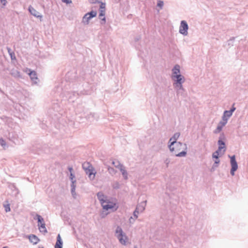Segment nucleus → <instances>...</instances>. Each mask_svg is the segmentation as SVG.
Listing matches in <instances>:
<instances>
[{
	"label": "nucleus",
	"instance_id": "nucleus-1",
	"mask_svg": "<svg viewBox=\"0 0 248 248\" xmlns=\"http://www.w3.org/2000/svg\"><path fill=\"white\" fill-rule=\"evenodd\" d=\"M82 168L86 174L88 175L89 179L91 180H93L96 172L93 166L89 162H84L82 164Z\"/></svg>",
	"mask_w": 248,
	"mask_h": 248
},
{
	"label": "nucleus",
	"instance_id": "nucleus-2",
	"mask_svg": "<svg viewBox=\"0 0 248 248\" xmlns=\"http://www.w3.org/2000/svg\"><path fill=\"white\" fill-rule=\"evenodd\" d=\"M115 232L117 234V238L118 239L120 243L123 245H126L128 238L126 234L123 232L121 227L118 226L117 227Z\"/></svg>",
	"mask_w": 248,
	"mask_h": 248
},
{
	"label": "nucleus",
	"instance_id": "nucleus-3",
	"mask_svg": "<svg viewBox=\"0 0 248 248\" xmlns=\"http://www.w3.org/2000/svg\"><path fill=\"white\" fill-rule=\"evenodd\" d=\"M180 135V133L177 132L174 134L173 136L170 138L169 142L168 147L170 150V151L172 153L174 151V147L173 145L174 144H177V145H181L182 142H177L176 140L178 139Z\"/></svg>",
	"mask_w": 248,
	"mask_h": 248
},
{
	"label": "nucleus",
	"instance_id": "nucleus-4",
	"mask_svg": "<svg viewBox=\"0 0 248 248\" xmlns=\"http://www.w3.org/2000/svg\"><path fill=\"white\" fill-rule=\"evenodd\" d=\"M34 219H37L38 221V226L41 232L45 233L47 232V230L46 228V224L44 222V218L39 215L36 214V217L34 218Z\"/></svg>",
	"mask_w": 248,
	"mask_h": 248
},
{
	"label": "nucleus",
	"instance_id": "nucleus-5",
	"mask_svg": "<svg viewBox=\"0 0 248 248\" xmlns=\"http://www.w3.org/2000/svg\"><path fill=\"white\" fill-rule=\"evenodd\" d=\"M96 15L97 12L93 10L86 13L82 18V22L84 25H88L89 24L90 20L92 18L95 17Z\"/></svg>",
	"mask_w": 248,
	"mask_h": 248
},
{
	"label": "nucleus",
	"instance_id": "nucleus-6",
	"mask_svg": "<svg viewBox=\"0 0 248 248\" xmlns=\"http://www.w3.org/2000/svg\"><path fill=\"white\" fill-rule=\"evenodd\" d=\"M102 206L103 209L108 211V210H111L112 211H116L118 207L116 206V204L106 200L105 202H102Z\"/></svg>",
	"mask_w": 248,
	"mask_h": 248
},
{
	"label": "nucleus",
	"instance_id": "nucleus-7",
	"mask_svg": "<svg viewBox=\"0 0 248 248\" xmlns=\"http://www.w3.org/2000/svg\"><path fill=\"white\" fill-rule=\"evenodd\" d=\"M228 156L230 158V164L231 166L230 173L232 176H233L234 175V172L238 169V164L236 161L235 155L232 156L229 155Z\"/></svg>",
	"mask_w": 248,
	"mask_h": 248
},
{
	"label": "nucleus",
	"instance_id": "nucleus-8",
	"mask_svg": "<svg viewBox=\"0 0 248 248\" xmlns=\"http://www.w3.org/2000/svg\"><path fill=\"white\" fill-rule=\"evenodd\" d=\"M188 29V26L187 22L185 20L181 21L180 26L179 27V32L184 35H187V30Z\"/></svg>",
	"mask_w": 248,
	"mask_h": 248
},
{
	"label": "nucleus",
	"instance_id": "nucleus-9",
	"mask_svg": "<svg viewBox=\"0 0 248 248\" xmlns=\"http://www.w3.org/2000/svg\"><path fill=\"white\" fill-rule=\"evenodd\" d=\"M172 78L174 80V84H183L185 81L184 77L181 74H179L178 75H172Z\"/></svg>",
	"mask_w": 248,
	"mask_h": 248
},
{
	"label": "nucleus",
	"instance_id": "nucleus-10",
	"mask_svg": "<svg viewBox=\"0 0 248 248\" xmlns=\"http://www.w3.org/2000/svg\"><path fill=\"white\" fill-rule=\"evenodd\" d=\"M30 14L33 16L35 17L40 18V19L42 18V16L40 14L39 12L37 11L34 8H33L31 6H30L28 8ZM41 20V19H40Z\"/></svg>",
	"mask_w": 248,
	"mask_h": 248
},
{
	"label": "nucleus",
	"instance_id": "nucleus-11",
	"mask_svg": "<svg viewBox=\"0 0 248 248\" xmlns=\"http://www.w3.org/2000/svg\"><path fill=\"white\" fill-rule=\"evenodd\" d=\"M105 11L104 10H99V18L101 19L100 24L104 25L106 23Z\"/></svg>",
	"mask_w": 248,
	"mask_h": 248
},
{
	"label": "nucleus",
	"instance_id": "nucleus-12",
	"mask_svg": "<svg viewBox=\"0 0 248 248\" xmlns=\"http://www.w3.org/2000/svg\"><path fill=\"white\" fill-rule=\"evenodd\" d=\"M232 114L229 110H225L222 117V121L227 123L228 119Z\"/></svg>",
	"mask_w": 248,
	"mask_h": 248
},
{
	"label": "nucleus",
	"instance_id": "nucleus-13",
	"mask_svg": "<svg viewBox=\"0 0 248 248\" xmlns=\"http://www.w3.org/2000/svg\"><path fill=\"white\" fill-rule=\"evenodd\" d=\"M63 242L60 234H59L57 237V241L55 245V248H62Z\"/></svg>",
	"mask_w": 248,
	"mask_h": 248
},
{
	"label": "nucleus",
	"instance_id": "nucleus-14",
	"mask_svg": "<svg viewBox=\"0 0 248 248\" xmlns=\"http://www.w3.org/2000/svg\"><path fill=\"white\" fill-rule=\"evenodd\" d=\"M227 123L223 121H220L216 128V129L214 131V133H219L222 129V127L226 124Z\"/></svg>",
	"mask_w": 248,
	"mask_h": 248
},
{
	"label": "nucleus",
	"instance_id": "nucleus-15",
	"mask_svg": "<svg viewBox=\"0 0 248 248\" xmlns=\"http://www.w3.org/2000/svg\"><path fill=\"white\" fill-rule=\"evenodd\" d=\"M173 147H174L175 150L177 151V153L181 149H182L185 150H187V145L186 143H182L181 145H177V144H174Z\"/></svg>",
	"mask_w": 248,
	"mask_h": 248
},
{
	"label": "nucleus",
	"instance_id": "nucleus-16",
	"mask_svg": "<svg viewBox=\"0 0 248 248\" xmlns=\"http://www.w3.org/2000/svg\"><path fill=\"white\" fill-rule=\"evenodd\" d=\"M30 241L33 244H36L39 241V238L34 234H31L28 237Z\"/></svg>",
	"mask_w": 248,
	"mask_h": 248
},
{
	"label": "nucleus",
	"instance_id": "nucleus-17",
	"mask_svg": "<svg viewBox=\"0 0 248 248\" xmlns=\"http://www.w3.org/2000/svg\"><path fill=\"white\" fill-rule=\"evenodd\" d=\"M119 167H121V168L119 169V170L121 172L124 179L125 180H127L128 179V173L127 171L125 170L124 166L119 165Z\"/></svg>",
	"mask_w": 248,
	"mask_h": 248
},
{
	"label": "nucleus",
	"instance_id": "nucleus-18",
	"mask_svg": "<svg viewBox=\"0 0 248 248\" xmlns=\"http://www.w3.org/2000/svg\"><path fill=\"white\" fill-rule=\"evenodd\" d=\"M146 201L142 202L140 204H138L136 208V210H138L139 212H142L145 209V206H146Z\"/></svg>",
	"mask_w": 248,
	"mask_h": 248
},
{
	"label": "nucleus",
	"instance_id": "nucleus-19",
	"mask_svg": "<svg viewBox=\"0 0 248 248\" xmlns=\"http://www.w3.org/2000/svg\"><path fill=\"white\" fill-rule=\"evenodd\" d=\"M97 197L98 200L100 201L101 204L102 205V202H105L107 200H106V197L103 194L102 192H99L97 194Z\"/></svg>",
	"mask_w": 248,
	"mask_h": 248
},
{
	"label": "nucleus",
	"instance_id": "nucleus-20",
	"mask_svg": "<svg viewBox=\"0 0 248 248\" xmlns=\"http://www.w3.org/2000/svg\"><path fill=\"white\" fill-rule=\"evenodd\" d=\"M174 86H175V88L177 90V94H182V91H184V89L183 88L182 84H174Z\"/></svg>",
	"mask_w": 248,
	"mask_h": 248
},
{
	"label": "nucleus",
	"instance_id": "nucleus-21",
	"mask_svg": "<svg viewBox=\"0 0 248 248\" xmlns=\"http://www.w3.org/2000/svg\"><path fill=\"white\" fill-rule=\"evenodd\" d=\"M172 153H174V155L178 157H182V156H185L186 155L187 152L186 150H183L181 152L177 153V151L174 150V151H173Z\"/></svg>",
	"mask_w": 248,
	"mask_h": 248
},
{
	"label": "nucleus",
	"instance_id": "nucleus-22",
	"mask_svg": "<svg viewBox=\"0 0 248 248\" xmlns=\"http://www.w3.org/2000/svg\"><path fill=\"white\" fill-rule=\"evenodd\" d=\"M172 75H178L180 72V66L178 64L175 65L173 68L172 70Z\"/></svg>",
	"mask_w": 248,
	"mask_h": 248
},
{
	"label": "nucleus",
	"instance_id": "nucleus-23",
	"mask_svg": "<svg viewBox=\"0 0 248 248\" xmlns=\"http://www.w3.org/2000/svg\"><path fill=\"white\" fill-rule=\"evenodd\" d=\"M30 76L31 80L34 82L37 83L36 80L38 79L36 73L35 71H31L30 73Z\"/></svg>",
	"mask_w": 248,
	"mask_h": 248
},
{
	"label": "nucleus",
	"instance_id": "nucleus-24",
	"mask_svg": "<svg viewBox=\"0 0 248 248\" xmlns=\"http://www.w3.org/2000/svg\"><path fill=\"white\" fill-rule=\"evenodd\" d=\"M87 117L90 121H93L95 119L97 120L98 119L97 115L94 113H90Z\"/></svg>",
	"mask_w": 248,
	"mask_h": 248
},
{
	"label": "nucleus",
	"instance_id": "nucleus-25",
	"mask_svg": "<svg viewBox=\"0 0 248 248\" xmlns=\"http://www.w3.org/2000/svg\"><path fill=\"white\" fill-rule=\"evenodd\" d=\"M6 49L8 51V52L9 55L10 56L11 60H16V56H15V54L14 52L12 51L11 48H10L9 47H7Z\"/></svg>",
	"mask_w": 248,
	"mask_h": 248
},
{
	"label": "nucleus",
	"instance_id": "nucleus-26",
	"mask_svg": "<svg viewBox=\"0 0 248 248\" xmlns=\"http://www.w3.org/2000/svg\"><path fill=\"white\" fill-rule=\"evenodd\" d=\"M217 144L218 146L224 147L223 154L225 153L226 150V148L225 146V143L224 140H218L217 141Z\"/></svg>",
	"mask_w": 248,
	"mask_h": 248
},
{
	"label": "nucleus",
	"instance_id": "nucleus-27",
	"mask_svg": "<svg viewBox=\"0 0 248 248\" xmlns=\"http://www.w3.org/2000/svg\"><path fill=\"white\" fill-rule=\"evenodd\" d=\"M112 164L116 167V168H118L119 169L121 168L120 167H119L120 165H123L122 164H121L118 160H113L112 162Z\"/></svg>",
	"mask_w": 248,
	"mask_h": 248
},
{
	"label": "nucleus",
	"instance_id": "nucleus-28",
	"mask_svg": "<svg viewBox=\"0 0 248 248\" xmlns=\"http://www.w3.org/2000/svg\"><path fill=\"white\" fill-rule=\"evenodd\" d=\"M108 172L109 173V174H110L112 175L116 174V173L117 172V171L114 168H113L111 167H108Z\"/></svg>",
	"mask_w": 248,
	"mask_h": 248
},
{
	"label": "nucleus",
	"instance_id": "nucleus-29",
	"mask_svg": "<svg viewBox=\"0 0 248 248\" xmlns=\"http://www.w3.org/2000/svg\"><path fill=\"white\" fill-rule=\"evenodd\" d=\"M7 202V204H3V206L5 209V211L6 212H10L11 210L10 207V204L8 203V202Z\"/></svg>",
	"mask_w": 248,
	"mask_h": 248
},
{
	"label": "nucleus",
	"instance_id": "nucleus-30",
	"mask_svg": "<svg viewBox=\"0 0 248 248\" xmlns=\"http://www.w3.org/2000/svg\"><path fill=\"white\" fill-rule=\"evenodd\" d=\"M220 162V160L219 159H216L215 161V162L212 166V169H215L218 167V164Z\"/></svg>",
	"mask_w": 248,
	"mask_h": 248
},
{
	"label": "nucleus",
	"instance_id": "nucleus-31",
	"mask_svg": "<svg viewBox=\"0 0 248 248\" xmlns=\"http://www.w3.org/2000/svg\"><path fill=\"white\" fill-rule=\"evenodd\" d=\"M78 96V93L76 92H73L70 94V96H69V99H73V97H75L76 98H77Z\"/></svg>",
	"mask_w": 248,
	"mask_h": 248
},
{
	"label": "nucleus",
	"instance_id": "nucleus-32",
	"mask_svg": "<svg viewBox=\"0 0 248 248\" xmlns=\"http://www.w3.org/2000/svg\"><path fill=\"white\" fill-rule=\"evenodd\" d=\"M234 39L235 38L234 37H232L231 38L230 40H229L228 41V45L229 46H233V42H234Z\"/></svg>",
	"mask_w": 248,
	"mask_h": 248
},
{
	"label": "nucleus",
	"instance_id": "nucleus-33",
	"mask_svg": "<svg viewBox=\"0 0 248 248\" xmlns=\"http://www.w3.org/2000/svg\"><path fill=\"white\" fill-rule=\"evenodd\" d=\"M101 4L100 5V9L99 10H104L106 11V4L105 3H103L102 2H100Z\"/></svg>",
	"mask_w": 248,
	"mask_h": 248
},
{
	"label": "nucleus",
	"instance_id": "nucleus-34",
	"mask_svg": "<svg viewBox=\"0 0 248 248\" xmlns=\"http://www.w3.org/2000/svg\"><path fill=\"white\" fill-rule=\"evenodd\" d=\"M225 139L226 137L225 134H224V133H221L219 135L218 140H225Z\"/></svg>",
	"mask_w": 248,
	"mask_h": 248
},
{
	"label": "nucleus",
	"instance_id": "nucleus-35",
	"mask_svg": "<svg viewBox=\"0 0 248 248\" xmlns=\"http://www.w3.org/2000/svg\"><path fill=\"white\" fill-rule=\"evenodd\" d=\"M76 181L75 180L74 181H71L72 182V184L71 185V189H76V185H75V183H76Z\"/></svg>",
	"mask_w": 248,
	"mask_h": 248
},
{
	"label": "nucleus",
	"instance_id": "nucleus-36",
	"mask_svg": "<svg viewBox=\"0 0 248 248\" xmlns=\"http://www.w3.org/2000/svg\"><path fill=\"white\" fill-rule=\"evenodd\" d=\"M223 149L224 147L218 146L217 150L215 151V154L219 155V153Z\"/></svg>",
	"mask_w": 248,
	"mask_h": 248
},
{
	"label": "nucleus",
	"instance_id": "nucleus-37",
	"mask_svg": "<svg viewBox=\"0 0 248 248\" xmlns=\"http://www.w3.org/2000/svg\"><path fill=\"white\" fill-rule=\"evenodd\" d=\"M170 159L169 158H166L165 160H164V163L166 165V166L167 168L169 166V163H170Z\"/></svg>",
	"mask_w": 248,
	"mask_h": 248
},
{
	"label": "nucleus",
	"instance_id": "nucleus-38",
	"mask_svg": "<svg viewBox=\"0 0 248 248\" xmlns=\"http://www.w3.org/2000/svg\"><path fill=\"white\" fill-rule=\"evenodd\" d=\"M0 144L3 147L6 145L5 141L2 138H0Z\"/></svg>",
	"mask_w": 248,
	"mask_h": 248
},
{
	"label": "nucleus",
	"instance_id": "nucleus-39",
	"mask_svg": "<svg viewBox=\"0 0 248 248\" xmlns=\"http://www.w3.org/2000/svg\"><path fill=\"white\" fill-rule=\"evenodd\" d=\"M71 194L74 199L76 198V189H71Z\"/></svg>",
	"mask_w": 248,
	"mask_h": 248
},
{
	"label": "nucleus",
	"instance_id": "nucleus-40",
	"mask_svg": "<svg viewBox=\"0 0 248 248\" xmlns=\"http://www.w3.org/2000/svg\"><path fill=\"white\" fill-rule=\"evenodd\" d=\"M236 108L234 107V103L233 104L231 108L229 111L232 114V113L235 110Z\"/></svg>",
	"mask_w": 248,
	"mask_h": 248
},
{
	"label": "nucleus",
	"instance_id": "nucleus-41",
	"mask_svg": "<svg viewBox=\"0 0 248 248\" xmlns=\"http://www.w3.org/2000/svg\"><path fill=\"white\" fill-rule=\"evenodd\" d=\"M139 213V211L135 209V210L133 212V216L135 217V218H137Z\"/></svg>",
	"mask_w": 248,
	"mask_h": 248
},
{
	"label": "nucleus",
	"instance_id": "nucleus-42",
	"mask_svg": "<svg viewBox=\"0 0 248 248\" xmlns=\"http://www.w3.org/2000/svg\"><path fill=\"white\" fill-rule=\"evenodd\" d=\"M63 2L68 4H71L72 3L71 0H61Z\"/></svg>",
	"mask_w": 248,
	"mask_h": 248
},
{
	"label": "nucleus",
	"instance_id": "nucleus-43",
	"mask_svg": "<svg viewBox=\"0 0 248 248\" xmlns=\"http://www.w3.org/2000/svg\"><path fill=\"white\" fill-rule=\"evenodd\" d=\"M218 156H219V155L218 154L217 155V154H215V152L214 153H213L212 154L213 158H215L216 159H218Z\"/></svg>",
	"mask_w": 248,
	"mask_h": 248
},
{
	"label": "nucleus",
	"instance_id": "nucleus-44",
	"mask_svg": "<svg viewBox=\"0 0 248 248\" xmlns=\"http://www.w3.org/2000/svg\"><path fill=\"white\" fill-rule=\"evenodd\" d=\"M75 178V175L74 174L72 173V172H71L70 173V180H71V181H74V178Z\"/></svg>",
	"mask_w": 248,
	"mask_h": 248
},
{
	"label": "nucleus",
	"instance_id": "nucleus-45",
	"mask_svg": "<svg viewBox=\"0 0 248 248\" xmlns=\"http://www.w3.org/2000/svg\"><path fill=\"white\" fill-rule=\"evenodd\" d=\"M163 5V2L162 1H159L157 3V6L162 7Z\"/></svg>",
	"mask_w": 248,
	"mask_h": 248
},
{
	"label": "nucleus",
	"instance_id": "nucleus-46",
	"mask_svg": "<svg viewBox=\"0 0 248 248\" xmlns=\"http://www.w3.org/2000/svg\"><path fill=\"white\" fill-rule=\"evenodd\" d=\"M89 1L91 3H95L96 2L100 3V1L98 0H89Z\"/></svg>",
	"mask_w": 248,
	"mask_h": 248
},
{
	"label": "nucleus",
	"instance_id": "nucleus-47",
	"mask_svg": "<svg viewBox=\"0 0 248 248\" xmlns=\"http://www.w3.org/2000/svg\"><path fill=\"white\" fill-rule=\"evenodd\" d=\"M0 0L3 5L5 6L6 4V3H7L6 0Z\"/></svg>",
	"mask_w": 248,
	"mask_h": 248
},
{
	"label": "nucleus",
	"instance_id": "nucleus-48",
	"mask_svg": "<svg viewBox=\"0 0 248 248\" xmlns=\"http://www.w3.org/2000/svg\"><path fill=\"white\" fill-rule=\"evenodd\" d=\"M68 169L69 170V171L70 172V173L72 172V171L73 170V168L72 167H69L68 168Z\"/></svg>",
	"mask_w": 248,
	"mask_h": 248
},
{
	"label": "nucleus",
	"instance_id": "nucleus-49",
	"mask_svg": "<svg viewBox=\"0 0 248 248\" xmlns=\"http://www.w3.org/2000/svg\"><path fill=\"white\" fill-rule=\"evenodd\" d=\"M12 186L17 191L16 194H18V190L15 187V186L14 185H13Z\"/></svg>",
	"mask_w": 248,
	"mask_h": 248
},
{
	"label": "nucleus",
	"instance_id": "nucleus-50",
	"mask_svg": "<svg viewBox=\"0 0 248 248\" xmlns=\"http://www.w3.org/2000/svg\"><path fill=\"white\" fill-rule=\"evenodd\" d=\"M140 37L139 36V37L135 38V40L136 41H138L140 40Z\"/></svg>",
	"mask_w": 248,
	"mask_h": 248
},
{
	"label": "nucleus",
	"instance_id": "nucleus-51",
	"mask_svg": "<svg viewBox=\"0 0 248 248\" xmlns=\"http://www.w3.org/2000/svg\"><path fill=\"white\" fill-rule=\"evenodd\" d=\"M16 73H17V74H16L17 76H19L20 73L19 72H17V71L16 72Z\"/></svg>",
	"mask_w": 248,
	"mask_h": 248
},
{
	"label": "nucleus",
	"instance_id": "nucleus-52",
	"mask_svg": "<svg viewBox=\"0 0 248 248\" xmlns=\"http://www.w3.org/2000/svg\"><path fill=\"white\" fill-rule=\"evenodd\" d=\"M215 169H211V171L214 170Z\"/></svg>",
	"mask_w": 248,
	"mask_h": 248
},
{
	"label": "nucleus",
	"instance_id": "nucleus-53",
	"mask_svg": "<svg viewBox=\"0 0 248 248\" xmlns=\"http://www.w3.org/2000/svg\"><path fill=\"white\" fill-rule=\"evenodd\" d=\"M39 248H44L43 247H39Z\"/></svg>",
	"mask_w": 248,
	"mask_h": 248
}]
</instances>
